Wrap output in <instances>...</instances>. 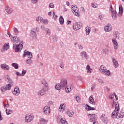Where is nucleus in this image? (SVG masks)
<instances>
[{"instance_id": "nucleus-62", "label": "nucleus", "mask_w": 124, "mask_h": 124, "mask_svg": "<svg viewBox=\"0 0 124 124\" xmlns=\"http://www.w3.org/2000/svg\"><path fill=\"white\" fill-rule=\"evenodd\" d=\"M92 5L93 8H96V7H97V4H93L92 3Z\"/></svg>"}, {"instance_id": "nucleus-48", "label": "nucleus", "mask_w": 124, "mask_h": 124, "mask_svg": "<svg viewBox=\"0 0 124 124\" xmlns=\"http://www.w3.org/2000/svg\"><path fill=\"white\" fill-rule=\"evenodd\" d=\"M31 32H36V31H38L37 30V28L36 27V28H34L32 29L31 30Z\"/></svg>"}, {"instance_id": "nucleus-42", "label": "nucleus", "mask_w": 124, "mask_h": 124, "mask_svg": "<svg viewBox=\"0 0 124 124\" xmlns=\"http://www.w3.org/2000/svg\"><path fill=\"white\" fill-rule=\"evenodd\" d=\"M41 23H43L45 25H46V24H48V20L43 19V18L42 19V21L41 22Z\"/></svg>"}, {"instance_id": "nucleus-52", "label": "nucleus", "mask_w": 124, "mask_h": 124, "mask_svg": "<svg viewBox=\"0 0 124 124\" xmlns=\"http://www.w3.org/2000/svg\"><path fill=\"white\" fill-rule=\"evenodd\" d=\"M98 82H99V83H100L101 84H104V81H103V80H102V79H98Z\"/></svg>"}, {"instance_id": "nucleus-59", "label": "nucleus", "mask_w": 124, "mask_h": 124, "mask_svg": "<svg viewBox=\"0 0 124 124\" xmlns=\"http://www.w3.org/2000/svg\"><path fill=\"white\" fill-rule=\"evenodd\" d=\"M76 100H77V102H80V97L79 96H77L76 97Z\"/></svg>"}, {"instance_id": "nucleus-3", "label": "nucleus", "mask_w": 124, "mask_h": 124, "mask_svg": "<svg viewBox=\"0 0 124 124\" xmlns=\"http://www.w3.org/2000/svg\"><path fill=\"white\" fill-rule=\"evenodd\" d=\"M72 12L75 16L79 17L80 16V13H79V9L77 6L73 5L72 6Z\"/></svg>"}, {"instance_id": "nucleus-27", "label": "nucleus", "mask_w": 124, "mask_h": 124, "mask_svg": "<svg viewBox=\"0 0 124 124\" xmlns=\"http://www.w3.org/2000/svg\"><path fill=\"white\" fill-rule=\"evenodd\" d=\"M85 29H86V34H87V35H89V34H90V32H91V27H86Z\"/></svg>"}, {"instance_id": "nucleus-11", "label": "nucleus", "mask_w": 124, "mask_h": 124, "mask_svg": "<svg viewBox=\"0 0 124 124\" xmlns=\"http://www.w3.org/2000/svg\"><path fill=\"white\" fill-rule=\"evenodd\" d=\"M47 91H49V89L42 88V89L38 92V95H39L40 96H42V95H44L45 92H47Z\"/></svg>"}, {"instance_id": "nucleus-39", "label": "nucleus", "mask_w": 124, "mask_h": 124, "mask_svg": "<svg viewBox=\"0 0 124 124\" xmlns=\"http://www.w3.org/2000/svg\"><path fill=\"white\" fill-rule=\"evenodd\" d=\"M61 123L62 124H67V122H66V121L63 120V118H61Z\"/></svg>"}, {"instance_id": "nucleus-15", "label": "nucleus", "mask_w": 124, "mask_h": 124, "mask_svg": "<svg viewBox=\"0 0 124 124\" xmlns=\"http://www.w3.org/2000/svg\"><path fill=\"white\" fill-rule=\"evenodd\" d=\"M100 119L102 120V122L104 123L105 124H107L108 123V119L107 118V117L105 116V114H102Z\"/></svg>"}, {"instance_id": "nucleus-40", "label": "nucleus", "mask_w": 124, "mask_h": 124, "mask_svg": "<svg viewBox=\"0 0 124 124\" xmlns=\"http://www.w3.org/2000/svg\"><path fill=\"white\" fill-rule=\"evenodd\" d=\"M26 61L27 64H31V63H32V60H31V59H28Z\"/></svg>"}, {"instance_id": "nucleus-57", "label": "nucleus", "mask_w": 124, "mask_h": 124, "mask_svg": "<svg viewBox=\"0 0 124 124\" xmlns=\"http://www.w3.org/2000/svg\"><path fill=\"white\" fill-rule=\"evenodd\" d=\"M60 67L61 68H64V65L63 64V62H62L60 63Z\"/></svg>"}, {"instance_id": "nucleus-30", "label": "nucleus", "mask_w": 124, "mask_h": 124, "mask_svg": "<svg viewBox=\"0 0 124 124\" xmlns=\"http://www.w3.org/2000/svg\"><path fill=\"white\" fill-rule=\"evenodd\" d=\"M118 113H119V111H117L115 109L112 113V118L116 117Z\"/></svg>"}, {"instance_id": "nucleus-58", "label": "nucleus", "mask_w": 124, "mask_h": 124, "mask_svg": "<svg viewBox=\"0 0 124 124\" xmlns=\"http://www.w3.org/2000/svg\"><path fill=\"white\" fill-rule=\"evenodd\" d=\"M109 98L110 99H112V100L114 99V94L111 93L110 95H109Z\"/></svg>"}, {"instance_id": "nucleus-63", "label": "nucleus", "mask_w": 124, "mask_h": 124, "mask_svg": "<svg viewBox=\"0 0 124 124\" xmlns=\"http://www.w3.org/2000/svg\"><path fill=\"white\" fill-rule=\"evenodd\" d=\"M112 61L113 62V64L117 62V60H116L114 58H112Z\"/></svg>"}, {"instance_id": "nucleus-50", "label": "nucleus", "mask_w": 124, "mask_h": 124, "mask_svg": "<svg viewBox=\"0 0 124 124\" xmlns=\"http://www.w3.org/2000/svg\"><path fill=\"white\" fill-rule=\"evenodd\" d=\"M113 65H114V67H115V68H117V67H118V66H119V63H118V61L115 62V63H114L113 64Z\"/></svg>"}, {"instance_id": "nucleus-10", "label": "nucleus", "mask_w": 124, "mask_h": 124, "mask_svg": "<svg viewBox=\"0 0 124 124\" xmlns=\"http://www.w3.org/2000/svg\"><path fill=\"white\" fill-rule=\"evenodd\" d=\"M111 27V24H107V25H106L104 27L105 31H106V32H108L112 31V27Z\"/></svg>"}, {"instance_id": "nucleus-18", "label": "nucleus", "mask_w": 124, "mask_h": 124, "mask_svg": "<svg viewBox=\"0 0 124 124\" xmlns=\"http://www.w3.org/2000/svg\"><path fill=\"white\" fill-rule=\"evenodd\" d=\"M88 116L89 117H90V116H90V122H93L95 121L96 119V117H95V116L96 115L95 114H89Z\"/></svg>"}, {"instance_id": "nucleus-34", "label": "nucleus", "mask_w": 124, "mask_h": 124, "mask_svg": "<svg viewBox=\"0 0 124 124\" xmlns=\"http://www.w3.org/2000/svg\"><path fill=\"white\" fill-rule=\"evenodd\" d=\"M115 110L117 111H120V106L119 105V104L117 102L115 103Z\"/></svg>"}, {"instance_id": "nucleus-41", "label": "nucleus", "mask_w": 124, "mask_h": 124, "mask_svg": "<svg viewBox=\"0 0 124 124\" xmlns=\"http://www.w3.org/2000/svg\"><path fill=\"white\" fill-rule=\"evenodd\" d=\"M46 35H50V34H51V31H50L49 29H46Z\"/></svg>"}, {"instance_id": "nucleus-17", "label": "nucleus", "mask_w": 124, "mask_h": 124, "mask_svg": "<svg viewBox=\"0 0 124 124\" xmlns=\"http://www.w3.org/2000/svg\"><path fill=\"white\" fill-rule=\"evenodd\" d=\"M8 44V43H7L4 45L3 48L1 50L2 53H4L5 51H7L8 49L9 48V45Z\"/></svg>"}, {"instance_id": "nucleus-14", "label": "nucleus", "mask_w": 124, "mask_h": 124, "mask_svg": "<svg viewBox=\"0 0 124 124\" xmlns=\"http://www.w3.org/2000/svg\"><path fill=\"white\" fill-rule=\"evenodd\" d=\"M13 94L14 95H18L20 94V89L19 87H16L15 88L14 91L13 92Z\"/></svg>"}, {"instance_id": "nucleus-19", "label": "nucleus", "mask_w": 124, "mask_h": 124, "mask_svg": "<svg viewBox=\"0 0 124 124\" xmlns=\"http://www.w3.org/2000/svg\"><path fill=\"white\" fill-rule=\"evenodd\" d=\"M27 73V70H23L22 71V73H20L19 72H17L16 73V76H20V77L22 76H25V74Z\"/></svg>"}, {"instance_id": "nucleus-35", "label": "nucleus", "mask_w": 124, "mask_h": 124, "mask_svg": "<svg viewBox=\"0 0 124 124\" xmlns=\"http://www.w3.org/2000/svg\"><path fill=\"white\" fill-rule=\"evenodd\" d=\"M12 110L10 109H6V113L7 115H10V114H12Z\"/></svg>"}, {"instance_id": "nucleus-29", "label": "nucleus", "mask_w": 124, "mask_h": 124, "mask_svg": "<svg viewBox=\"0 0 124 124\" xmlns=\"http://www.w3.org/2000/svg\"><path fill=\"white\" fill-rule=\"evenodd\" d=\"M59 22L61 25H63V23H64V19H63V17H62V16H60L59 18Z\"/></svg>"}, {"instance_id": "nucleus-4", "label": "nucleus", "mask_w": 124, "mask_h": 124, "mask_svg": "<svg viewBox=\"0 0 124 124\" xmlns=\"http://www.w3.org/2000/svg\"><path fill=\"white\" fill-rule=\"evenodd\" d=\"M23 48V45L22 44L18 45L14 44L13 46V50H15V52L17 53L19 51H21Z\"/></svg>"}, {"instance_id": "nucleus-44", "label": "nucleus", "mask_w": 124, "mask_h": 124, "mask_svg": "<svg viewBox=\"0 0 124 124\" xmlns=\"http://www.w3.org/2000/svg\"><path fill=\"white\" fill-rule=\"evenodd\" d=\"M53 39L54 40V41L57 42L58 41V36H57L56 35H54L53 36Z\"/></svg>"}, {"instance_id": "nucleus-28", "label": "nucleus", "mask_w": 124, "mask_h": 124, "mask_svg": "<svg viewBox=\"0 0 124 124\" xmlns=\"http://www.w3.org/2000/svg\"><path fill=\"white\" fill-rule=\"evenodd\" d=\"M86 69L87 70V73H92V72H93V69H91L89 65H87L86 66Z\"/></svg>"}, {"instance_id": "nucleus-31", "label": "nucleus", "mask_w": 124, "mask_h": 124, "mask_svg": "<svg viewBox=\"0 0 124 124\" xmlns=\"http://www.w3.org/2000/svg\"><path fill=\"white\" fill-rule=\"evenodd\" d=\"M123 12H124V10L123 9V7L122 6H119V14H121L120 15V16H121V15H123Z\"/></svg>"}, {"instance_id": "nucleus-13", "label": "nucleus", "mask_w": 124, "mask_h": 124, "mask_svg": "<svg viewBox=\"0 0 124 124\" xmlns=\"http://www.w3.org/2000/svg\"><path fill=\"white\" fill-rule=\"evenodd\" d=\"M44 112L46 115H49L51 112L50 107L46 106L44 108Z\"/></svg>"}, {"instance_id": "nucleus-60", "label": "nucleus", "mask_w": 124, "mask_h": 124, "mask_svg": "<svg viewBox=\"0 0 124 124\" xmlns=\"http://www.w3.org/2000/svg\"><path fill=\"white\" fill-rule=\"evenodd\" d=\"M103 52L105 54H108V49L105 48L104 49Z\"/></svg>"}, {"instance_id": "nucleus-55", "label": "nucleus", "mask_w": 124, "mask_h": 124, "mask_svg": "<svg viewBox=\"0 0 124 124\" xmlns=\"http://www.w3.org/2000/svg\"><path fill=\"white\" fill-rule=\"evenodd\" d=\"M63 105L62 104L60 107H59V109H62V110H64V107H65V106H63Z\"/></svg>"}, {"instance_id": "nucleus-45", "label": "nucleus", "mask_w": 124, "mask_h": 124, "mask_svg": "<svg viewBox=\"0 0 124 124\" xmlns=\"http://www.w3.org/2000/svg\"><path fill=\"white\" fill-rule=\"evenodd\" d=\"M85 106H86V109L87 110H88V111H91L92 107L90 106H89L88 104L85 105Z\"/></svg>"}, {"instance_id": "nucleus-21", "label": "nucleus", "mask_w": 124, "mask_h": 124, "mask_svg": "<svg viewBox=\"0 0 124 124\" xmlns=\"http://www.w3.org/2000/svg\"><path fill=\"white\" fill-rule=\"evenodd\" d=\"M0 67L2 68V69H4V70H9V66L5 63L1 64Z\"/></svg>"}, {"instance_id": "nucleus-1", "label": "nucleus", "mask_w": 124, "mask_h": 124, "mask_svg": "<svg viewBox=\"0 0 124 124\" xmlns=\"http://www.w3.org/2000/svg\"><path fill=\"white\" fill-rule=\"evenodd\" d=\"M67 87V80L65 78H62L61 80L60 83H58L55 86V89L60 91L61 89L64 90Z\"/></svg>"}, {"instance_id": "nucleus-56", "label": "nucleus", "mask_w": 124, "mask_h": 124, "mask_svg": "<svg viewBox=\"0 0 124 124\" xmlns=\"http://www.w3.org/2000/svg\"><path fill=\"white\" fill-rule=\"evenodd\" d=\"M49 7L50 8H54V4L53 3H50L49 5Z\"/></svg>"}, {"instance_id": "nucleus-23", "label": "nucleus", "mask_w": 124, "mask_h": 124, "mask_svg": "<svg viewBox=\"0 0 124 124\" xmlns=\"http://www.w3.org/2000/svg\"><path fill=\"white\" fill-rule=\"evenodd\" d=\"M31 37H32L33 39H37V35L36 34V32L31 31Z\"/></svg>"}, {"instance_id": "nucleus-8", "label": "nucleus", "mask_w": 124, "mask_h": 124, "mask_svg": "<svg viewBox=\"0 0 124 124\" xmlns=\"http://www.w3.org/2000/svg\"><path fill=\"white\" fill-rule=\"evenodd\" d=\"M82 27V25L79 22H76L73 24V28L74 31H78V30H80V28Z\"/></svg>"}, {"instance_id": "nucleus-51", "label": "nucleus", "mask_w": 124, "mask_h": 124, "mask_svg": "<svg viewBox=\"0 0 124 124\" xmlns=\"http://www.w3.org/2000/svg\"><path fill=\"white\" fill-rule=\"evenodd\" d=\"M27 55H28V51H27V50H25L24 51V54L23 55V58H25V57H26V56Z\"/></svg>"}, {"instance_id": "nucleus-9", "label": "nucleus", "mask_w": 124, "mask_h": 124, "mask_svg": "<svg viewBox=\"0 0 124 124\" xmlns=\"http://www.w3.org/2000/svg\"><path fill=\"white\" fill-rule=\"evenodd\" d=\"M80 56L82 59L84 60H88L89 59V55H88V53L85 51L80 52Z\"/></svg>"}, {"instance_id": "nucleus-54", "label": "nucleus", "mask_w": 124, "mask_h": 124, "mask_svg": "<svg viewBox=\"0 0 124 124\" xmlns=\"http://www.w3.org/2000/svg\"><path fill=\"white\" fill-rule=\"evenodd\" d=\"M98 19H100V20H103V16L101 15H99L98 16Z\"/></svg>"}, {"instance_id": "nucleus-36", "label": "nucleus", "mask_w": 124, "mask_h": 124, "mask_svg": "<svg viewBox=\"0 0 124 124\" xmlns=\"http://www.w3.org/2000/svg\"><path fill=\"white\" fill-rule=\"evenodd\" d=\"M40 124H47V121L43 119H41L40 120Z\"/></svg>"}, {"instance_id": "nucleus-64", "label": "nucleus", "mask_w": 124, "mask_h": 124, "mask_svg": "<svg viewBox=\"0 0 124 124\" xmlns=\"http://www.w3.org/2000/svg\"><path fill=\"white\" fill-rule=\"evenodd\" d=\"M83 46L78 45V49H79V50H83Z\"/></svg>"}, {"instance_id": "nucleus-25", "label": "nucleus", "mask_w": 124, "mask_h": 124, "mask_svg": "<svg viewBox=\"0 0 124 124\" xmlns=\"http://www.w3.org/2000/svg\"><path fill=\"white\" fill-rule=\"evenodd\" d=\"M111 16L113 19H116L117 18V12L116 11H111Z\"/></svg>"}, {"instance_id": "nucleus-16", "label": "nucleus", "mask_w": 124, "mask_h": 124, "mask_svg": "<svg viewBox=\"0 0 124 124\" xmlns=\"http://www.w3.org/2000/svg\"><path fill=\"white\" fill-rule=\"evenodd\" d=\"M11 39L14 43H18L20 41V38L17 36L11 37Z\"/></svg>"}, {"instance_id": "nucleus-32", "label": "nucleus", "mask_w": 124, "mask_h": 124, "mask_svg": "<svg viewBox=\"0 0 124 124\" xmlns=\"http://www.w3.org/2000/svg\"><path fill=\"white\" fill-rule=\"evenodd\" d=\"M67 114L69 117H73V115H74V112H73L72 110H68Z\"/></svg>"}, {"instance_id": "nucleus-38", "label": "nucleus", "mask_w": 124, "mask_h": 124, "mask_svg": "<svg viewBox=\"0 0 124 124\" xmlns=\"http://www.w3.org/2000/svg\"><path fill=\"white\" fill-rule=\"evenodd\" d=\"M27 56H28V57L29 59H31L32 58V54L29 51H28L27 52Z\"/></svg>"}, {"instance_id": "nucleus-43", "label": "nucleus", "mask_w": 124, "mask_h": 124, "mask_svg": "<svg viewBox=\"0 0 124 124\" xmlns=\"http://www.w3.org/2000/svg\"><path fill=\"white\" fill-rule=\"evenodd\" d=\"M65 91H66V93H70V87L67 86L65 88Z\"/></svg>"}, {"instance_id": "nucleus-61", "label": "nucleus", "mask_w": 124, "mask_h": 124, "mask_svg": "<svg viewBox=\"0 0 124 124\" xmlns=\"http://www.w3.org/2000/svg\"><path fill=\"white\" fill-rule=\"evenodd\" d=\"M62 116L61 115H58L57 120H59V121H60L61 122V120H62Z\"/></svg>"}, {"instance_id": "nucleus-49", "label": "nucleus", "mask_w": 124, "mask_h": 124, "mask_svg": "<svg viewBox=\"0 0 124 124\" xmlns=\"http://www.w3.org/2000/svg\"><path fill=\"white\" fill-rule=\"evenodd\" d=\"M37 1H38V0H31V2L33 4H35V3H37Z\"/></svg>"}, {"instance_id": "nucleus-20", "label": "nucleus", "mask_w": 124, "mask_h": 124, "mask_svg": "<svg viewBox=\"0 0 124 124\" xmlns=\"http://www.w3.org/2000/svg\"><path fill=\"white\" fill-rule=\"evenodd\" d=\"M112 41L114 44V48L115 50H117V49H119V44H118V42L115 39H112Z\"/></svg>"}, {"instance_id": "nucleus-5", "label": "nucleus", "mask_w": 124, "mask_h": 124, "mask_svg": "<svg viewBox=\"0 0 124 124\" xmlns=\"http://www.w3.org/2000/svg\"><path fill=\"white\" fill-rule=\"evenodd\" d=\"M13 87V85H11V84H7L1 87V91L4 93L6 92V91H9V90H11V87Z\"/></svg>"}, {"instance_id": "nucleus-7", "label": "nucleus", "mask_w": 124, "mask_h": 124, "mask_svg": "<svg viewBox=\"0 0 124 124\" xmlns=\"http://www.w3.org/2000/svg\"><path fill=\"white\" fill-rule=\"evenodd\" d=\"M5 81L7 82L8 84L11 85L12 86H14V82H13V80H12L9 76L6 75L5 77Z\"/></svg>"}, {"instance_id": "nucleus-53", "label": "nucleus", "mask_w": 124, "mask_h": 124, "mask_svg": "<svg viewBox=\"0 0 124 124\" xmlns=\"http://www.w3.org/2000/svg\"><path fill=\"white\" fill-rule=\"evenodd\" d=\"M41 29L43 30V31H46L47 28H46L44 25H42L41 26Z\"/></svg>"}, {"instance_id": "nucleus-47", "label": "nucleus", "mask_w": 124, "mask_h": 124, "mask_svg": "<svg viewBox=\"0 0 124 124\" xmlns=\"http://www.w3.org/2000/svg\"><path fill=\"white\" fill-rule=\"evenodd\" d=\"M14 31H15V33L16 34V35H17V34L19 33V31L16 28H15Z\"/></svg>"}, {"instance_id": "nucleus-33", "label": "nucleus", "mask_w": 124, "mask_h": 124, "mask_svg": "<svg viewBox=\"0 0 124 124\" xmlns=\"http://www.w3.org/2000/svg\"><path fill=\"white\" fill-rule=\"evenodd\" d=\"M12 66H13V67H14L15 69H18V68H19V66L18 65L17 63H12Z\"/></svg>"}, {"instance_id": "nucleus-6", "label": "nucleus", "mask_w": 124, "mask_h": 124, "mask_svg": "<svg viewBox=\"0 0 124 124\" xmlns=\"http://www.w3.org/2000/svg\"><path fill=\"white\" fill-rule=\"evenodd\" d=\"M33 118H34V116L33 115L27 114L25 118V121L26 123H30V122H31L33 120Z\"/></svg>"}, {"instance_id": "nucleus-2", "label": "nucleus", "mask_w": 124, "mask_h": 124, "mask_svg": "<svg viewBox=\"0 0 124 124\" xmlns=\"http://www.w3.org/2000/svg\"><path fill=\"white\" fill-rule=\"evenodd\" d=\"M99 70L101 73L104 74V75H106V76H110V75L111 74L110 71H109V70H107L106 67H105L104 65H101L100 67Z\"/></svg>"}, {"instance_id": "nucleus-46", "label": "nucleus", "mask_w": 124, "mask_h": 124, "mask_svg": "<svg viewBox=\"0 0 124 124\" xmlns=\"http://www.w3.org/2000/svg\"><path fill=\"white\" fill-rule=\"evenodd\" d=\"M117 117H118V118H120L121 119L124 118V115L123 114H121V113H117Z\"/></svg>"}, {"instance_id": "nucleus-22", "label": "nucleus", "mask_w": 124, "mask_h": 124, "mask_svg": "<svg viewBox=\"0 0 124 124\" xmlns=\"http://www.w3.org/2000/svg\"><path fill=\"white\" fill-rule=\"evenodd\" d=\"M113 36L115 39H119L120 38V33L118 31L114 32Z\"/></svg>"}, {"instance_id": "nucleus-37", "label": "nucleus", "mask_w": 124, "mask_h": 124, "mask_svg": "<svg viewBox=\"0 0 124 124\" xmlns=\"http://www.w3.org/2000/svg\"><path fill=\"white\" fill-rule=\"evenodd\" d=\"M42 19L43 18L41 16H38L36 18V21H37V22H39V23H41Z\"/></svg>"}, {"instance_id": "nucleus-26", "label": "nucleus", "mask_w": 124, "mask_h": 124, "mask_svg": "<svg viewBox=\"0 0 124 124\" xmlns=\"http://www.w3.org/2000/svg\"><path fill=\"white\" fill-rule=\"evenodd\" d=\"M6 12L8 14H11L12 13V9L9 7H6L5 8Z\"/></svg>"}, {"instance_id": "nucleus-24", "label": "nucleus", "mask_w": 124, "mask_h": 124, "mask_svg": "<svg viewBox=\"0 0 124 124\" xmlns=\"http://www.w3.org/2000/svg\"><path fill=\"white\" fill-rule=\"evenodd\" d=\"M89 99V102L91 103V104H93V105H95V102H94V100L93 99V96H90Z\"/></svg>"}, {"instance_id": "nucleus-12", "label": "nucleus", "mask_w": 124, "mask_h": 124, "mask_svg": "<svg viewBox=\"0 0 124 124\" xmlns=\"http://www.w3.org/2000/svg\"><path fill=\"white\" fill-rule=\"evenodd\" d=\"M41 83L43 86V88L44 89H46L47 90H49V88H48V83H47V81H46V80H45V79H42Z\"/></svg>"}]
</instances>
